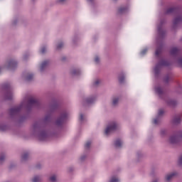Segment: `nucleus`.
Listing matches in <instances>:
<instances>
[{"mask_svg": "<svg viewBox=\"0 0 182 182\" xmlns=\"http://www.w3.org/2000/svg\"><path fill=\"white\" fill-rule=\"evenodd\" d=\"M38 105L39 101H38V100L25 97L18 107H14L10 109V116H16V114H18L22 109H31V107L38 106Z\"/></svg>", "mask_w": 182, "mask_h": 182, "instance_id": "nucleus-1", "label": "nucleus"}, {"mask_svg": "<svg viewBox=\"0 0 182 182\" xmlns=\"http://www.w3.org/2000/svg\"><path fill=\"white\" fill-rule=\"evenodd\" d=\"M33 134L41 141H43L48 139V133L42 129L41 122H36L33 124Z\"/></svg>", "mask_w": 182, "mask_h": 182, "instance_id": "nucleus-2", "label": "nucleus"}, {"mask_svg": "<svg viewBox=\"0 0 182 182\" xmlns=\"http://www.w3.org/2000/svg\"><path fill=\"white\" fill-rule=\"evenodd\" d=\"M2 90L6 92L4 99L5 100H11L14 97V92H12V88L11 87V85L6 83L1 86Z\"/></svg>", "mask_w": 182, "mask_h": 182, "instance_id": "nucleus-3", "label": "nucleus"}, {"mask_svg": "<svg viewBox=\"0 0 182 182\" xmlns=\"http://www.w3.org/2000/svg\"><path fill=\"white\" fill-rule=\"evenodd\" d=\"M120 124L116 122H110L107 128L105 129V134L106 136H109L111 133H113L115 130H117V129H119Z\"/></svg>", "mask_w": 182, "mask_h": 182, "instance_id": "nucleus-4", "label": "nucleus"}, {"mask_svg": "<svg viewBox=\"0 0 182 182\" xmlns=\"http://www.w3.org/2000/svg\"><path fill=\"white\" fill-rule=\"evenodd\" d=\"M164 66H168V62L161 60L154 68V72L156 77L159 75L160 70H161V68H164Z\"/></svg>", "mask_w": 182, "mask_h": 182, "instance_id": "nucleus-5", "label": "nucleus"}, {"mask_svg": "<svg viewBox=\"0 0 182 182\" xmlns=\"http://www.w3.org/2000/svg\"><path fill=\"white\" fill-rule=\"evenodd\" d=\"M180 140H182V131H178L176 135L170 136L169 143L171 144H177Z\"/></svg>", "mask_w": 182, "mask_h": 182, "instance_id": "nucleus-6", "label": "nucleus"}, {"mask_svg": "<svg viewBox=\"0 0 182 182\" xmlns=\"http://www.w3.org/2000/svg\"><path fill=\"white\" fill-rule=\"evenodd\" d=\"M66 119H68V112H63L60 117L56 120L55 125L62 126Z\"/></svg>", "mask_w": 182, "mask_h": 182, "instance_id": "nucleus-7", "label": "nucleus"}, {"mask_svg": "<svg viewBox=\"0 0 182 182\" xmlns=\"http://www.w3.org/2000/svg\"><path fill=\"white\" fill-rule=\"evenodd\" d=\"M16 66H18V63H16V61L14 60L7 61L5 65V68H6V69H9L10 70H14V69H15Z\"/></svg>", "mask_w": 182, "mask_h": 182, "instance_id": "nucleus-8", "label": "nucleus"}, {"mask_svg": "<svg viewBox=\"0 0 182 182\" xmlns=\"http://www.w3.org/2000/svg\"><path fill=\"white\" fill-rule=\"evenodd\" d=\"M163 114H164V110L159 109L158 116L154 119V124H159V123H160V120H161V116H163Z\"/></svg>", "mask_w": 182, "mask_h": 182, "instance_id": "nucleus-9", "label": "nucleus"}, {"mask_svg": "<svg viewBox=\"0 0 182 182\" xmlns=\"http://www.w3.org/2000/svg\"><path fill=\"white\" fill-rule=\"evenodd\" d=\"M176 176H177V173L176 172L168 173L166 175L165 180L166 182L171 181V180H173V178H174V177H176Z\"/></svg>", "mask_w": 182, "mask_h": 182, "instance_id": "nucleus-10", "label": "nucleus"}, {"mask_svg": "<svg viewBox=\"0 0 182 182\" xmlns=\"http://www.w3.org/2000/svg\"><path fill=\"white\" fill-rule=\"evenodd\" d=\"M155 92L160 97H163V96H164V90H163L160 87H155Z\"/></svg>", "mask_w": 182, "mask_h": 182, "instance_id": "nucleus-11", "label": "nucleus"}, {"mask_svg": "<svg viewBox=\"0 0 182 182\" xmlns=\"http://www.w3.org/2000/svg\"><path fill=\"white\" fill-rule=\"evenodd\" d=\"M48 66H49V61H43L40 66V72H43V70H45Z\"/></svg>", "mask_w": 182, "mask_h": 182, "instance_id": "nucleus-12", "label": "nucleus"}, {"mask_svg": "<svg viewBox=\"0 0 182 182\" xmlns=\"http://www.w3.org/2000/svg\"><path fill=\"white\" fill-rule=\"evenodd\" d=\"M163 26V21H161V23L159 26H158L157 28H158V33L159 35V36H163V35H164V31H163L162 28Z\"/></svg>", "mask_w": 182, "mask_h": 182, "instance_id": "nucleus-13", "label": "nucleus"}, {"mask_svg": "<svg viewBox=\"0 0 182 182\" xmlns=\"http://www.w3.org/2000/svg\"><path fill=\"white\" fill-rule=\"evenodd\" d=\"M95 101L96 97H90L85 100L87 105H92V103H95Z\"/></svg>", "mask_w": 182, "mask_h": 182, "instance_id": "nucleus-14", "label": "nucleus"}, {"mask_svg": "<svg viewBox=\"0 0 182 182\" xmlns=\"http://www.w3.org/2000/svg\"><path fill=\"white\" fill-rule=\"evenodd\" d=\"M181 122V117L180 115L176 116L173 119V124H178V123Z\"/></svg>", "mask_w": 182, "mask_h": 182, "instance_id": "nucleus-15", "label": "nucleus"}, {"mask_svg": "<svg viewBox=\"0 0 182 182\" xmlns=\"http://www.w3.org/2000/svg\"><path fill=\"white\" fill-rule=\"evenodd\" d=\"M114 144L116 149H119V147L123 144V142L120 139H117Z\"/></svg>", "mask_w": 182, "mask_h": 182, "instance_id": "nucleus-16", "label": "nucleus"}, {"mask_svg": "<svg viewBox=\"0 0 182 182\" xmlns=\"http://www.w3.org/2000/svg\"><path fill=\"white\" fill-rule=\"evenodd\" d=\"M181 22H182V16H181L176 17L173 20V24H175V25H177L178 23H180Z\"/></svg>", "mask_w": 182, "mask_h": 182, "instance_id": "nucleus-17", "label": "nucleus"}, {"mask_svg": "<svg viewBox=\"0 0 182 182\" xmlns=\"http://www.w3.org/2000/svg\"><path fill=\"white\" fill-rule=\"evenodd\" d=\"M129 11V8L127 7H121L119 9L118 12L119 14H126Z\"/></svg>", "mask_w": 182, "mask_h": 182, "instance_id": "nucleus-18", "label": "nucleus"}, {"mask_svg": "<svg viewBox=\"0 0 182 182\" xmlns=\"http://www.w3.org/2000/svg\"><path fill=\"white\" fill-rule=\"evenodd\" d=\"M177 8H170L166 11V14H174V12H177Z\"/></svg>", "mask_w": 182, "mask_h": 182, "instance_id": "nucleus-19", "label": "nucleus"}, {"mask_svg": "<svg viewBox=\"0 0 182 182\" xmlns=\"http://www.w3.org/2000/svg\"><path fill=\"white\" fill-rule=\"evenodd\" d=\"M166 103L169 106H176L177 105V102L173 100H166Z\"/></svg>", "mask_w": 182, "mask_h": 182, "instance_id": "nucleus-20", "label": "nucleus"}, {"mask_svg": "<svg viewBox=\"0 0 182 182\" xmlns=\"http://www.w3.org/2000/svg\"><path fill=\"white\" fill-rule=\"evenodd\" d=\"M161 48H162V46L156 48L155 52V55L156 56V58H159V55H160V53H161Z\"/></svg>", "mask_w": 182, "mask_h": 182, "instance_id": "nucleus-21", "label": "nucleus"}, {"mask_svg": "<svg viewBox=\"0 0 182 182\" xmlns=\"http://www.w3.org/2000/svg\"><path fill=\"white\" fill-rule=\"evenodd\" d=\"M119 83H123V82H124V73L119 74Z\"/></svg>", "mask_w": 182, "mask_h": 182, "instance_id": "nucleus-22", "label": "nucleus"}, {"mask_svg": "<svg viewBox=\"0 0 182 182\" xmlns=\"http://www.w3.org/2000/svg\"><path fill=\"white\" fill-rule=\"evenodd\" d=\"M80 123H85V122H86V117H85V116L83 115V114H80Z\"/></svg>", "mask_w": 182, "mask_h": 182, "instance_id": "nucleus-23", "label": "nucleus"}, {"mask_svg": "<svg viewBox=\"0 0 182 182\" xmlns=\"http://www.w3.org/2000/svg\"><path fill=\"white\" fill-rule=\"evenodd\" d=\"M177 53H178L177 48H173L171 50V55H177Z\"/></svg>", "mask_w": 182, "mask_h": 182, "instance_id": "nucleus-24", "label": "nucleus"}, {"mask_svg": "<svg viewBox=\"0 0 182 182\" xmlns=\"http://www.w3.org/2000/svg\"><path fill=\"white\" fill-rule=\"evenodd\" d=\"M79 73H80V70H76L74 69L71 71V75H73V76H75L76 75H79Z\"/></svg>", "mask_w": 182, "mask_h": 182, "instance_id": "nucleus-25", "label": "nucleus"}, {"mask_svg": "<svg viewBox=\"0 0 182 182\" xmlns=\"http://www.w3.org/2000/svg\"><path fill=\"white\" fill-rule=\"evenodd\" d=\"M6 129H8V127L4 124H0V130L1 132H5V130H6Z\"/></svg>", "mask_w": 182, "mask_h": 182, "instance_id": "nucleus-26", "label": "nucleus"}, {"mask_svg": "<svg viewBox=\"0 0 182 182\" xmlns=\"http://www.w3.org/2000/svg\"><path fill=\"white\" fill-rule=\"evenodd\" d=\"M149 50V49H148L147 48H144V49L141 51V53H140L141 56H144V55H146V53H147V50Z\"/></svg>", "mask_w": 182, "mask_h": 182, "instance_id": "nucleus-27", "label": "nucleus"}, {"mask_svg": "<svg viewBox=\"0 0 182 182\" xmlns=\"http://www.w3.org/2000/svg\"><path fill=\"white\" fill-rule=\"evenodd\" d=\"M28 157H29V155L28 154V153H26L21 156V160H23V161H25V160L28 159Z\"/></svg>", "mask_w": 182, "mask_h": 182, "instance_id": "nucleus-28", "label": "nucleus"}, {"mask_svg": "<svg viewBox=\"0 0 182 182\" xmlns=\"http://www.w3.org/2000/svg\"><path fill=\"white\" fill-rule=\"evenodd\" d=\"M39 181H41V176H34V178H33V182H39Z\"/></svg>", "mask_w": 182, "mask_h": 182, "instance_id": "nucleus-29", "label": "nucleus"}, {"mask_svg": "<svg viewBox=\"0 0 182 182\" xmlns=\"http://www.w3.org/2000/svg\"><path fill=\"white\" fill-rule=\"evenodd\" d=\"M120 180L117 177H112L111 178L109 182H119Z\"/></svg>", "mask_w": 182, "mask_h": 182, "instance_id": "nucleus-30", "label": "nucleus"}, {"mask_svg": "<svg viewBox=\"0 0 182 182\" xmlns=\"http://www.w3.org/2000/svg\"><path fill=\"white\" fill-rule=\"evenodd\" d=\"M33 78V74H28L26 77V80H32Z\"/></svg>", "mask_w": 182, "mask_h": 182, "instance_id": "nucleus-31", "label": "nucleus"}, {"mask_svg": "<svg viewBox=\"0 0 182 182\" xmlns=\"http://www.w3.org/2000/svg\"><path fill=\"white\" fill-rule=\"evenodd\" d=\"M119 103V99L117 97L113 98L112 100V104L114 106H116Z\"/></svg>", "mask_w": 182, "mask_h": 182, "instance_id": "nucleus-32", "label": "nucleus"}, {"mask_svg": "<svg viewBox=\"0 0 182 182\" xmlns=\"http://www.w3.org/2000/svg\"><path fill=\"white\" fill-rule=\"evenodd\" d=\"M86 159H87V155L84 154L80 158V161H85Z\"/></svg>", "mask_w": 182, "mask_h": 182, "instance_id": "nucleus-33", "label": "nucleus"}, {"mask_svg": "<svg viewBox=\"0 0 182 182\" xmlns=\"http://www.w3.org/2000/svg\"><path fill=\"white\" fill-rule=\"evenodd\" d=\"M50 181L56 182V175H53L51 177H50Z\"/></svg>", "mask_w": 182, "mask_h": 182, "instance_id": "nucleus-34", "label": "nucleus"}, {"mask_svg": "<svg viewBox=\"0 0 182 182\" xmlns=\"http://www.w3.org/2000/svg\"><path fill=\"white\" fill-rule=\"evenodd\" d=\"M40 52H41V53H46V46H43V47L41 48Z\"/></svg>", "mask_w": 182, "mask_h": 182, "instance_id": "nucleus-35", "label": "nucleus"}, {"mask_svg": "<svg viewBox=\"0 0 182 182\" xmlns=\"http://www.w3.org/2000/svg\"><path fill=\"white\" fill-rule=\"evenodd\" d=\"M178 166H181L182 165V154L178 158Z\"/></svg>", "mask_w": 182, "mask_h": 182, "instance_id": "nucleus-36", "label": "nucleus"}, {"mask_svg": "<svg viewBox=\"0 0 182 182\" xmlns=\"http://www.w3.org/2000/svg\"><path fill=\"white\" fill-rule=\"evenodd\" d=\"M91 145H92V142L88 141V142H87V143L85 144V149H89Z\"/></svg>", "mask_w": 182, "mask_h": 182, "instance_id": "nucleus-37", "label": "nucleus"}, {"mask_svg": "<svg viewBox=\"0 0 182 182\" xmlns=\"http://www.w3.org/2000/svg\"><path fill=\"white\" fill-rule=\"evenodd\" d=\"M95 63H99L100 62V58H99V56H95Z\"/></svg>", "mask_w": 182, "mask_h": 182, "instance_id": "nucleus-38", "label": "nucleus"}, {"mask_svg": "<svg viewBox=\"0 0 182 182\" xmlns=\"http://www.w3.org/2000/svg\"><path fill=\"white\" fill-rule=\"evenodd\" d=\"M63 47V43H60L57 45V49H62Z\"/></svg>", "mask_w": 182, "mask_h": 182, "instance_id": "nucleus-39", "label": "nucleus"}, {"mask_svg": "<svg viewBox=\"0 0 182 182\" xmlns=\"http://www.w3.org/2000/svg\"><path fill=\"white\" fill-rule=\"evenodd\" d=\"M49 120H50V115H47V116L44 118V122H49Z\"/></svg>", "mask_w": 182, "mask_h": 182, "instance_id": "nucleus-40", "label": "nucleus"}, {"mask_svg": "<svg viewBox=\"0 0 182 182\" xmlns=\"http://www.w3.org/2000/svg\"><path fill=\"white\" fill-rule=\"evenodd\" d=\"M4 160H5V155H1L0 156V164L2 163V161H4Z\"/></svg>", "mask_w": 182, "mask_h": 182, "instance_id": "nucleus-41", "label": "nucleus"}, {"mask_svg": "<svg viewBox=\"0 0 182 182\" xmlns=\"http://www.w3.org/2000/svg\"><path fill=\"white\" fill-rule=\"evenodd\" d=\"M169 80H170V77H168V76H166V77L164 78V82H165V83H168Z\"/></svg>", "mask_w": 182, "mask_h": 182, "instance_id": "nucleus-42", "label": "nucleus"}, {"mask_svg": "<svg viewBox=\"0 0 182 182\" xmlns=\"http://www.w3.org/2000/svg\"><path fill=\"white\" fill-rule=\"evenodd\" d=\"M99 83H100V80H95V82H94V86H97Z\"/></svg>", "mask_w": 182, "mask_h": 182, "instance_id": "nucleus-43", "label": "nucleus"}, {"mask_svg": "<svg viewBox=\"0 0 182 182\" xmlns=\"http://www.w3.org/2000/svg\"><path fill=\"white\" fill-rule=\"evenodd\" d=\"M58 4H64V2H66V0H58Z\"/></svg>", "mask_w": 182, "mask_h": 182, "instance_id": "nucleus-44", "label": "nucleus"}, {"mask_svg": "<svg viewBox=\"0 0 182 182\" xmlns=\"http://www.w3.org/2000/svg\"><path fill=\"white\" fill-rule=\"evenodd\" d=\"M161 136H164V134H166V131L164 130L161 131Z\"/></svg>", "mask_w": 182, "mask_h": 182, "instance_id": "nucleus-45", "label": "nucleus"}, {"mask_svg": "<svg viewBox=\"0 0 182 182\" xmlns=\"http://www.w3.org/2000/svg\"><path fill=\"white\" fill-rule=\"evenodd\" d=\"M13 25H16V21H13Z\"/></svg>", "mask_w": 182, "mask_h": 182, "instance_id": "nucleus-46", "label": "nucleus"}, {"mask_svg": "<svg viewBox=\"0 0 182 182\" xmlns=\"http://www.w3.org/2000/svg\"><path fill=\"white\" fill-rule=\"evenodd\" d=\"M23 59H24V60H26V55L23 56Z\"/></svg>", "mask_w": 182, "mask_h": 182, "instance_id": "nucleus-47", "label": "nucleus"}, {"mask_svg": "<svg viewBox=\"0 0 182 182\" xmlns=\"http://www.w3.org/2000/svg\"><path fill=\"white\" fill-rule=\"evenodd\" d=\"M88 2H92L93 0H87Z\"/></svg>", "mask_w": 182, "mask_h": 182, "instance_id": "nucleus-48", "label": "nucleus"}, {"mask_svg": "<svg viewBox=\"0 0 182 182\" xmlns=\"http://www.w3.org/2000/svg\"><path fill=\"white\" fill-rule=\"evenodd\" d=\"M66 58H62V60H65Z\"/></svg>", "mask_w": 182, "mask_h": 182, "instance_id": "nucleus-49", "label": "nucleus"}, {"mask_svg": "<svg viewBox=\"0 0 182 182\" xmlns=\"http://www.w3.org/2000/svg\"><path fill=\"white\" fill-rule=\"evenodd\" d=\"M73 43H75V39H74V40H73Z\"/></svg>", "mask_w": 182, "mask_h": 182, "instance_id": "nucleus-50", "label": "nucleus"}, {"mask_svg": "<svg viewBox=\"0 0 182 182\" xmlns=\"http://www.w3.org/2000/svg\"><path fill=\"white\" fill-rule=\"evenodd\" d=\"M152 182H157V181H152Z\"/></svg>", "mask_w": 182, "mask_h": 182, "instance_id": "nucleus-51", "label": "nucleus"}, {"mask_svg": "<svg viewBox=\"0 0 182 182\" xmlns=\"http://www.w3.org/2000/svg\"><path fill=\"white\" fill-rule=\"evenodd\" d=\"M33 1H35V0H32Z\"/></svg>", "mask_w": 182, "mask_h": 182, "instance_id": "nucleus-52", "label": "nucleus"}, {"mask_svg": "<svg viewBox=\"0 0 182 182\" xmlns=\"http://www.w3.org/2000/svg\"><path fill=\"white\" fill-rule=\"evenodd\" d=\"M0 73H1V68H0Z\"/></svg>", "mask_w": 182, "mask_h": 182, "instance_id": "nucleus-53", "label": "nucleus"}]
</instances>
